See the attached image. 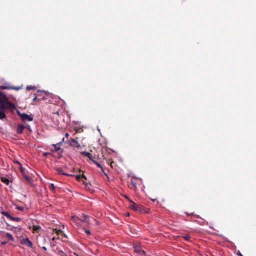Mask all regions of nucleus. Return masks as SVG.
Listing matches in <instances>:
<instances>
[{
    "mask_svg": "<svg viewBox=\"0 0 256 256\" xmlns=\"http://www.w3.org/2000/svg\"><path fill=\"white\" fill-rule=\"evenodd\" d=\"M10 110L14 112L16 110L15 105L10 102L6 96L0 92V120L6 119V111Z\"/></svg>",
    "mask_w": 256,
    "mask_h": 256,
    "instance_id": "1",
    "label": "nucleus"
},
{
    "mask_svg": "<svg viewBox=\"0 0 256 256\" xmlns=\"http://www.w3.org/2000/svg\"><path fill=\"white\" fill-rule=\"evenodd\" d=\"M129 202L130 204L128 206L132 210L136 212H140L141 213L148 214L149 212V210L144 208L143 206L138 204L131 200H129Z\"/></svg>",
    "mask_w": 256,
    "mask_h": 256,
    "instance_id": "2",
    "label": "nucleus"
},
{
    "mask_svg": "<svg viewBox=\"0 0 256 256\" xmlns=\"http://www.w3.org/2000/svg\"><path fill=\"white\" fill-rule=\"evenodd\" d=\"M64 141V138H63L62 140V142H60L57 144H52L51 146L50 150L52 152H60L62 153L63 152V150L61 148V146L62 144Z\"/></svg>",
    "mask_w": 256,
    "mask_h": 256,
    "instance_id": "3",
    "label": "nucleus"
},
{
    "mask_svg": "<svg viewBox=\"0 0 256 256\" xmlns=\"http://www.w3.org/2000/svg\"><path fill=\"white\" fill-rule=\"evenodd\" d=\"M16 110L18 114L22 120L24 122H32L34 120V117L32 115H28L24 113L22 114L18 110Z\"/></svg>",
    "mask_w": 256,
    "mask_h": 256,
    "instance_id": "4",
    "label": "nucleus"
},
{
    "mask_svg": "<svg viewBox=\"0 0 256 256\" xmlns=\"http://www.w3.org/2000/svg\"><path fill=\"white\" fill-rule=\"evenodd\" d=\"M1 214L3 216H6L7 218L10 219L12 221L20 222L21 220L20 218L13 217L8 212H1Z\"/></svg>",
    "mask_w": 256,
    "mask_h": 256,
    "instance_id": "5",
    "label": "nucleus"
},
{
    "mask_svg": "<svg viewBox=\"0 0 256 256\" xmlns=\"http://www.w3.org/2000/svg\"><path fill=\"white\" fill-rule=\"evenodd\" d=\"M20 244L22 245L28 246V248H32V243L28 238H25L22 240H20Z\"/></svg>",
    "mask_w": 256,
    "mask_h": 256,
    "instance_id": "6",
    "label": "nucleus"
},
{
    "mask_svg": "<svg viewBox=\"0 0 256 256\" xmlns=\"http://www.w3.org/2000/svg\"><path fill=\"white\" fill-rule=\"evenodd\" d=\"M81 154L83 156L88 157L90 160L93 162V160H95L96 158L94 156H92V154L90 152H81Z\"/></svg>",
    "mask_w": 256,
    "mask_h": 256,
    "instance_id": "7",
    "label": "nucleus"
},
{
    "mask_svg": "<svg viewBox=\"0 0 256 256\" xmlns=\"http://www.w3.org/2000/svg\"><path fill=\"white\" fill-rule=\"evenodd\" d=\"M70 146H73L74 148H80L81 147L80 144L78 143V140L75 139L71 140Z\"/></svg>",
    "mask_w": 256,
    "mask_h": 256,
    "instance_id": "8",
    "label": "nucleus"
},
{
    "mask_svg": "<svg viewBox=\"0 0 256 256\" xmlns=\"http://www.w3.org/2000/svg\"><path fill=\"white\" fill-rule=\"evenodd\" d=\"M72 220L75 223L77 226H80L81 223V219L77 216H72L71 217Z\"/></svg>",
    "mask_w": 256,
    "mask_h": 256,
    "instance_id": "9",
    "label": "nucleus"
},
{
    "mask_svg": "<svg viewBox=\"0 0 256 256\" xmlns=\"http://www.w3.org/2000/svg\"><path fill=\"white\" fill-rule=\"evenodd\" d=\"M25 128V126L22 124H18L17 128V132L18 134H22L24 132V130Z\"/></svg>",
    "mask_w": 256,
    "mask_h": 256,
    "instance_id": "10",
    "label": "nucleus"
},
{
    "mask_svg": "<svg viewBox=\"0 0 256 256\" xmlns=\"http://www.w3.org/2000/svg\"><path fill=\"white\" fill-rule=\"evenodd\" d=\"M40 94H41V92H38L35 96V98H34V101H36V100H42L44 98H40Z\"/></svg>",
    "mask_w": 256,
    "mask_h": 256,
    "instance_id": "11",
    "label": "nucleus"
},
{
    "mask_svg": "<svg viewBox=\"0 0 256 256\" xmlns=\"http://www.w3.org/2000/svg\"><path fill=\"white\" fill-rule=\"evenodd\" d=\"M42 230V228L39 226H34L32 228V230L34 232L38 233Z\"/></svg>",
    "mask_w": 256,
    "mask_h": 256,
    "instance_id": "12",
    "label": "nucleus"
},
{
    "mask_svg": "<svg viewBox=\"0 0 256 256\" xmlns=\"http://www.w3.org/2000/svg\"><path fill=\"white\" fill-rule=\"evenodd\" d=\"M1 181L6 186H8L10 184V180L8 178H1Z\"/></svg>",
    "mask_w": 256,
    "mask_h": 256,
    "instance_id": "13",
    "label": "nucleus"
},
{
    "mask_svg": "<svg viewBox=\"0 0 256 256\" xmlns=\"http://www.w3.org/2000/svg\"><path fill=\"white\" fill-rule=\"evenodd\" d=\"M6 237L8 238V240L12 242H14V238L12 235L10 233H6Z\"/></svg>",
    "mask_w": 256,
    "mask_h": 256,
    "instance_id": "14",
    "label": "nucleus"
},
{
    "mask_svg": "<svg viewBox=\"0 0 256 256\" xmlns=\"http://www.w3.org/2000/svg\"><path fill=\"white\" fill-rule=\"evenodd\" d=\"M84 220H81V222H86V223H89L90 220H89V217L85 214H84Z\"/></svg>",
    "mask_w": 256,
    "mask_h": 256,
    "instance_id": "15",
    "label": "nucleus"
},
{
    "mask_svg": "<svg viewBox=\"0 0 256 256\" xmlns=\"http://www.w3.org/2000/svg\"><path fill=\"white\" fill-rule=\"evenodd\" d=\"M56 171H57V172H58V174H60L64 175V176H70L69 174H66V173L63 172H62V168H57V169H56Z\"/></svg>",
    "mask_w": 256,
    "mask_h": 256,
    "instance_id": "16",
    "label": "nucleus"
},
{
    "mask_svg": "<svg viewBox=\"0 0 256 256\" xmlns=\"http://www.w3.org/2000/svg\"><path fill=\"white\" fill-rule=\"evenodd\" d=\"M0 90H12V86H0Z\"/></svg>",
    "mask_w": 256,
    "mask_h": 256,
    "instance_id": "17",
    "label": "nucleus"
},
{
    "mask_svg": "<svg viewBox=\"0 0 256 256\" xmlns=\"http://www.w3.org/2000/svg\"><path fill=\"white\" fill-rule=\"evenodd\" d=\"M23 176H24V178H25V180H26L28 182H30V181H31V178H30V176H26V174H23Z\"/></svg>",
    "mask_w": 256,
    "mask_h": 256,
    "instance_id": "18",
    "label": "nucleus"
},
{
    "mask_svg": "<svg viewBox=\"0 0 256 256\" xmlns=\"http://www.w3.org/2000/svg\"><path fill=\"white\" fill-rule=\"evenodd\" d=\"M138 253L140 254V256H145L146 255L145 252L142 249L138 250Z\"/></svg>",
    "mask_w": 256,
    "mask_h": 256,
    "instance_id": "19",
    "label": "nucleus"
},
{
    "mask_svg": "<svg viewBox=\"0 0 256 256\" xmlns=\"http://www.w3.org/2000/svg\"><path fill=\"white\" fill-rule=\"evenodd\" d=\"M50 188L52 191L54 192L56 190V188L54 185L53 184H52L50 186Z\"/></svg>",
    "mask_w": 256,
    "mask_h": 256,
    "instance_id": "20",
    "label": "nucleus"
},
{
    "mask_svg": "<svg viewBox=\"0 0 256 256\" xmlns=\"http://www.w3.org/2000/svg\"><path fill=\"white\" fill-rule=\"evenodd\" d=\"M76 180L78 181V182H80L82 180V175H78L76 176Z\"/></svg>",
    "mask_w": 256,
    "mask_h": 256,
    "instance_id": "21",
    "label": "nucleus"
},
{
    "mask_svg": "<svg viewBox=\"0 0 256 256\" xmlns=\"http://www.w3.org/2000/svg\"><path fill=\"white\" fill-rule=\"evenodd\" d=\"M93 162L94 163L98 168H102V166L99 163L96 162V160H93Z\"/></svg>",
    "mask_w": 256,
    "mask_h": 256,
    "instance_id": "22",
    "label": "nucleus"
},
{
    "mask_svg": "<svg viewBox=\"0 0 256 256\" xmlns=\"http://www.w3.org/2000/svg\"><path fill=\"white\" fill-rule=\"evenodd\" d=\"M54 232L57 235L60 234H62V232L60 230H57L56 229L54 230Z\"/></svg>",
    "mask_w": 256,
    "mask_h": 256,
    "instance_id": "23",
    "label": "nucleus"
},
{
    "mask_svg": "<svg viewBox=\"0 0 256 256\" xmlns=\"http://www.w3.org/2000/svg\"><path fill=\"white\" fill-rule=\"evenodd\" d=\"M16 209L22 212L24 210V208L23 207H20L18 206H16Z\"/></svg>",
    "mask_w": 256,
    "mask_h": 256,
    "instance_id": "24",
    "label": "nucleus"
},
{
    "mask_svg": "<svg viewBox=\"0 0 256 256\" xmlns=\"http://www.w3.org/2000/svg\"><path fill=\"white\" fill-rule=\"evenodd\" d=\"M20 89V87H14V86H12V90H18Z\"/></svg>",
    "mask_w": 256,
    "mask_h": 256,
    "instance_id": "25",
    "label": "nucleus"
},
{
    "mask_svg": "<svg viewBox=\"0 0 256 256\" xmlns=\"http://www.w3.org/2000/svg\"><path fill=\"white\" fill-rule=\"evenodd\" d=\"M34 88H35V87L32 86H30L27 87V89L28 90H34Z\"/></svg>",
    "mask_w": 256,
    "mask_h": 256,
    "instance_id": "26",
    "label": "nucleus"
},
{
    "mask_svg": "<svg viewBox=\"0 0 256 256\" xmlns=\"http://www.w3.org/2000/svg\"><path fill=\"white\" fill-rule=\"evenodd\" d=\"M140 249H141V248L138 246L134 247V250H135V252H136L138 253V250H140Z\"/></svg>",
    "mask_w": 256,
    "mask_h": 256,
    "instance_id": "27",
    "label": "nucleus"
},
{
    "mask_svg": "<svg viewBox=\"0 0 256 256\" xmlns=\"http://www.w3.org/2000/svg\"><path fill=\"white\" fill-rule=\"evenodd\" d=\"M85 232L88 235L91 234L90 232V230H85Z\"/></svg>",
    "mask_w": 256,
    "mask_h": 256,
    "instance_id": "28",
    "label": "nucleus"
},
{
    "mask_svg": "<svg viewBox=\"0 0 256 256\" xmlns=\"http://www.w3.org/2000/svg\"><path fill=\"white\" fill-rule=\"evenodd\" d=\"M20 166H21L20 171H21V172L22 173V174H24V168H22V165H20Z\"/></svg>",
    "mask_w": 256,
    "mask_h": 256,
    "instance_id": "29",
    "label": "nucleus"
},
{
    "mask_svg": "<svg viewBox=\"0 0 256 256\" xmlns=\"http://www.w3.org/2000/svg\"><path fill=\"white\" fill-rule=\"evenodd\" d=\"M83 184L86 186H88V183L87 182H86V181H84L83 180Z\"/></svg>",
    "mask_w": 256,
    "mask_h": 256,
    "instance_id": "30",
    "label": "nucleus"
},
{
    "mask_svg": "<svg viewBox=\"0 0 256 256\" xmlns=\"http://www.w3.org/2000/svg\"><path fill=\"white\" fill-rule=\"evenodd\" d=\"M82 180L84 179L85 180H87V178H86V176H84V174L82 175Z\"/></svg>",
    "mask_w": 256,
    "mask_h": 256,
    "instance_id": "31",
    "label": "nucleus"
},
{
    "mask_svg": "<svg viewBox=\"0 0 256 256\" xmlns=\"http://www.w3.org/2000/svg\"><path fill=\"white\" fill-rule=\"evenodd\" d=\"M190 236H186L184 237V239L186 240H190Z\"/></svg>",
    "mask_w": 256,
    "mask_h": 256,
    "instance_id": "32",
    "label": "nucleus"
},
{
    "mask_svg": "<svg viewBox=\"0 0 256 256\" xmlns=\"http://www.w3.org/2000/svg\"><path fill=\"white\" fill-rule=\"evenodd\" d=\"M238 256H243V255L240 252H238Z\"/></svg>",
    "mask_w": 256,
    "mask_h": 256,
    "instance_id": "33",
    "label": "nucleus"
},
{
    "mask_svg": "<svg viewBox=\"0 0 256 256\" xmlns=\"http://www.w3.org/2000/svg\"><path fill=\"white\" fill-rule=\"evenodd\" d=\"M42 248V249H43L44 250H45V251H47V248H46V247H45V246H43Z\"/></svg>",
    "mask_w": 256,
    "mask_h": 256,
    "instance_id": "34",
    "label": "nucleus"
},
{
    "mask_svg": "<svg viewBox=\"0 0 256 256\" xmlns=\"http://www.w3.org/2000/svg\"><path fill=\"white\" fill-rule=\"evenodd\" d=\"M126 215L127 216H130V214L129 212H127Z\"/></svg>",
    "mask_w": 256,
    "mask_h": 256,
    "instance_id": "35",
    "label": "nucleus"
},
{
    "mask_svg": "<svg viewBox=\"0 0 256 256\" xmlns=\"http://www.w3.org/2000/svg\"><path fill=\"white\" fill-rule=\"evenodd\" d=\"M2 245H5V244H6V242H2Z\"/></svg>",
    "mask_w": 256,
    "mask_h": 256,
    "instance_id": "36",
    "label": "nucleus"
},
{
    "mask_svg": "<svg viewBox=\"0 0 256 256\" xmlns=\"http://www.w3.org/2000/svg\"><path fill=\"white\" fill-rule=\"evenodd\" d=\"M124 197H125V198H126L128 201H129V200H130V199H129V198H128L127 196H124Z\"/></svg>",
    "mask_w": 256,
    "mask_h": 256,
    "instance_id": "37",
    "label": "nucleus"
},
{
    "mask_svg": "<svg viewBox=\"0 0 256 256\" xmlns=\"http://www.w3.org/2000/svg\"><path fill=\"white\" fill-rule=\"evenodd\" d=\"M132 183L134 185V186H136V184L132 181Z\"/></svg>",
    "mask_w": 256,
    "mask_h": 256,
    "instance_id": "38",
    "label": "nucleus"
},
{
    "mask_svg": "<svg viewBox=\"0 0 256 256\" xmlns=\"http://www.w3.org/2000/svg\"><path fill=\"white\" fill-rule=\"evenodd\" d=\"M68 136H69V134L68 133H66V136L68 138Z\"/></svg>",
    "mask_w": 256,
    "mask_h": 256,
    "instance_id": "39",
    "label": "nucleus"
},
{
    "mask_svg": "<svg viewBox=\"0 0 256 256\" xmlns=\"http://www.w3.org/2000/svg\"><path fill=\"white\" fill-rule=\"evenodd\" d=\"M48 153H44V156H47V155H48Z\"/></svg>",
    "mask_w": 256,
    "mask_h": 256,
    "instance_id": "40",
    "label": "nucleus"
},
{
    "mask_svg": "<svg viewBox=\"0 0 256 256\" xmlns=\"http://www.w3.org/2000/svg\"><path fill=\"white\" fill-rule=\"evenodd\" d=\"M156 200V199L152 200V201L154 202Z\"/></svg>",
    "mask_w": 256,
    "mask_h": 256,
    "instance_id": "41",
    "label": "nucleus"
},
{
    "mask_svg": "<svg viewBox=\"0 0 256 256\" xmlns=\"http://www.w3.org/2000/svg\"><path fill=\"white\" fill-rule=\"evenodd\" d=\"M55 239H56V238H52V240H55Z\"/></svg>",
    "mask_w": 256,
    "mask_h": 256,
    "instance_id": "42",
    "label": "nucleus"
},
{
    "mask_svg": "<svg viewBox=\"0 0 256 256\" xmlns=\"http://www.w3.org/2000/svg\"><path fill=\"white\" fill-rule=\"evenodd\" d=\"M27 128H28V130H30V128H29L30 126H28Z\"/></svg>",
    "mask_w": 256,
    "mask_h": 256,
    "instance_id": "43",
    "label": "nucleus"
}]
</instances>
